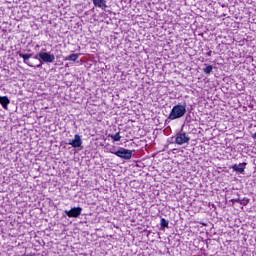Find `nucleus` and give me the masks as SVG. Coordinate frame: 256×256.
<instances>
[{
	"mask_svg": "<svg viewBox=\"0 0 256 256\" xmlns=\"http://www.w3.org/2000/svg\"><path fill=\"white\" fill-rule=\"evenodd\" d=\"M185 113H187V104L175 105L172 108V110L168 116V119L170 121H175V119H181V117L185 116Z\"/></svg>",
	"mask_w": 256,
	"mask_h": 256,
	"instance_id": "obj_1",
	"label": "nucleus"
},
{
	"mask_svg": "<svg viewBox=\"0 0 256 256\" xmlns=\"http://www.w3.org/2000/svg\"><path fill=\"white\" fill-rule=\"evenodd\" d=\"M34 59H38L41 63H54L55 54L51 52H45V49H42L41 52L34 56Z\"/></svg>",
	"mask_w": 256,
	"mask_h": 256,
	"instance_id": "obj_2",
	"label": "nucleus"
},
{
	"mask_svg": "<svg viewBox=\"0 0 256 256\" xmlns=\"http://www.w3.org/2000/svg\"><path fill=\"white\" fill-rule=\"evenodd\" d=\"M110 153H113V155H116V157H120V159L129 160L133 157V150L125 148H119V150L116 152L110 150Z\"/></svg>",
	"mask_w": 256,
	"mask_h": 256,
	"instance_id": "obj_3",
	"label": "nucleus"
},
{
	"mask_svg": "<svg viewBox=\"0 0 256 256\" xmlns=\"http://www.w3.org/2000/svg\"><path fill=\"white\" fill-rule=\"evenodd\" d=\"M191 141V137L187 135L185 132H178L175 135V144L176 145H185V143H189Z\"/></svg>",
	"mask_w": 256,
	"mask_h": 256,
	"instance_id": "obj_4",
	"label": "nucleus"
},
{
	"mask_svg": "<svg viewBox=\"0 0 256 256\" xmlns=\"http://www.w3.org/2000/svg\"><path fill=\"white\" fill-rule=\"evenodd\" d=\"M82 211H83V208L74 207V208H71V210H65V214L67 215V217L77 219V217L81 215Z\"/></svg>",
	"mask_w": 256,
	"mask_h": 256,
	"instance_id": "obj_5",
	"label": "nucleus"
},
{
	"mask_svg": "<svg viewBox=\"0 0 256 256\" xmlns=\"http://www.w3.org/2000/svg\"><path fill=\"white\" fill-rule=\"evenodd\" d=\"M68 145H71V147H74V149H77L83 145V140L81 139V136L79 134L74 135V139L70 140L68 142Z\"/></svg>",
	"mask_w": 256,
	"mask_h": 256,
	"instance_id": "obj_6",
	"label": "nucleus"
},
{
	"mask_svg": "<svg viewBox=\"0 0 256 256\" xmlns=\"http://www.w3.org/2000/svg\"><path fill=\"white\" fill-rule=\"evenodd\" d=\"M245 167H247V163L243 162V163H240V164H234L232 165V169L233 171H236L237 173H245Z\"/></svg>",
	"mask_w": 256,
	"mask_h": 256,
	"instance_id": "obj_7",
	"label": "nucleus"
},
{
	"mask_svg": "<svg viewBox=\"0 0 256 256\" xmlns=\"http://www.w3.org/2000/svg\"><path fill=\"white\" fill-rule=\"evenodd\" d=\"M92 1H93V5H95L96 7H99V9H102L103 11L107 9V1L105 0H92Z\"/></svg>",
	"mask_w": 256,
	"mask_h": 256,
	"instance_id": "obj_8",
	"label": "nucleus"
},
{
	"mask_svg": "<svg viewBox=\"0 0 256 256\" xmlns=\"http://www.w3.org/2000/svg\"><path fill=\"white\" fill-rule=\"evenodd\" d=\"M19 57H21L23 59V63H25L26 65H28V67H33V64L29 63V59H31L32 54H23L20 53Z\"/></svg>",
	"mask_w": 256,
	"mask_h": 256,
	"instance_id": "obj_9",
	"label": "nucleus"
},
{
	"mask_svg": "<svg viewBox=\"0 0 256 256\" xmlns=\"http://www.w3.org/2000/svg\"><path fill=\"white\" fill-rule=\"evenodd\" d=\"M9 103H11V100H9V97L0 96V105H2L3 109H8Z\"/></svg>",
	"mask_w": 256,
	"mask_h": 256,
	"instance_id": "obj_10",
	"label": "nucleus"
},
{
	"mask_svg": "<svg viewBox=\"0 0 256 256\" xmlns=\"http://www.w3.org/2000/svg\"><path fill=\"white\" fill-rule=\"evenodd\" d=\"M79 59V54H71L64 58V61H77Z\"/></svg>",
	"mask_w": 256,
	"mask_h": 256,
	"instance_id": "obj_11",
	"label": "nucleus"
},
{
	"mask_svg": "<svg viewBox=\"0 0 256 256\" xmlns=\"http://www.w3.org/2000/svg\"><path fill=\"white\" fill-rule=\"evenodd\" d=\"M108 137H111L114 142L121 141V134L119 132L116 134H109Z\"/></svg>",
	"mask_w": 256,
	"mask_h": 256,
	"instance_id": "obj_12",
	"label": "nucleus"
},
{
	"mask_svg": "<svg viewBox=\"0 0 256 256\" xmlns=\"http://www.w3.org/2000/svg\"><path fill=\"white\" fill-rule=\"evenodd\" d=\"M237 203H240V205H249V198H243V199H239L237 198Z\"/></svg>",
	"mask_w": 256,
	"mask_h": 256,
	"instance_id": "obj_13",
	"label": "nucleus"
},
{
	"mask_svg": "<svg viewBox=\"0 0 256 256\" xmlns=\"http://www.w3.org/2000/svg\"><path fill=\"white\" fill-rule=\"evenodd\" d=\"M203 71L206 75H211V73L213 72V66L208 65L206 68L203 69Z\"/></svg>",
	"mask_w": 256,
	"mask_h": 256,
	"instance_id": "obj_14",
	"label": "nucleus"
},
{
	"mask_svg": "<svg viewBox=\"0 0 256 256\" xmlns=\"http://www.w3.org/2000/svg\"><path fill=\"white\" fill-rule=\"evenodd\" d=\"M161 227H169V221H167L165 218H162L160 220Z\"/></svg>",
	"mask_w": 256,
	"mask_h": 256,
	"instance_id": "obj_15",
	"label": "nucleus"
},
{
	"mask_svg": "<svg viewBox=\"0 0 256 256\" xmlns=\"http://www.w3.org/2000/svg\"><path fill=\"white\" fill-rule=\"evenodd\" d=\"M211 53H212L211 51L207 52V56L211 57Z\"/></svg>",
	"mask_w": 256,
	"mask_h": 256,
	"instance_id": "obj_16",
	"label": "nucleus"
},
{
	"mask_svg": "<svg viewBox=\"0 0 256 256\" xmlns=\"http://www.w3.org/2000/svg\"><path fill=\"white\" fill-rule=\"evenodd\" d=\"M36 67L40 69V67H42V64H38Z\"/></svg>",
	"mask_w": 256,
	"mask_h": 256,
	"instance_id": "obj_17",
	"label": "nucleus"
},
{
	"mask_svg": "<svg viewBox=\"0 0 256 256\" xmlns=\"http://www.w3.org/2000/svg\"><path fill=\"white\" fill-rule=\"evenodd\" d=\"M237 203V199L234 200Z\"/></svg>",
	"mask_w": 256,
	"mask_h": 256,
	"instance_id": "obj_18",
	"label": "nucleus"
}]
</instances>
